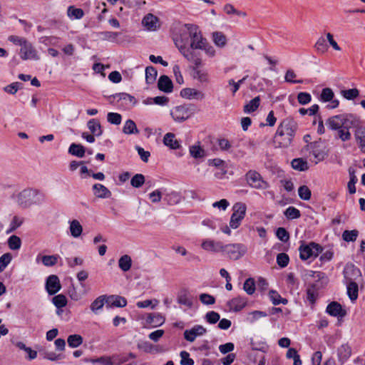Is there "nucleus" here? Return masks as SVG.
<instances>
[{
	"mask_svg": "<svg viewBox=\"0 0 365 365\" xmlns=\"http://www.w3.org/2000/svg\"><path fill=\"white\" fill-rule=\"evenodd\" d=\"M247 251L246 245L242 243L222 244L221 252L232 260H237L243 257Z\"/></svg>",
	"mask_w": 365,
	"mask_h": 365,
	"instance_id": "obj_5",
	"label": "nucleus"
},
{
	"mask_svg": "<svg viewBox=\"0 0 365 365\" xmlns=\"http://www.w3.org/2000/svg\"><path fill=\"white\" fill-rule=\"evenodd\" d=\"M326 312L332 317L343 318L346 315V311L337 302H331L328 304Z\"/></svg>",
	"mask_w": 365,
	"mask_h": 365,
	"instance_id": "obj_17",
	"label": "nucleus"
},
{
	"mask_svg": "<svg viewBox=\"0 0 365 365\" xmlns=\"http://www.w3.org/2000/svg\"><path fill=\"white\" fill-rule=\"evenodd\" d=\"M359 235V231L356 230H345L342 234V238L346 242H354Z\"/></svg>",
	"mask_w": 365,
	"mask_h": 365,
	"instance_id": "obj_53",
	"label": "nucleus"
},
{
	"mask_svg": "<svg viewBox=\"0 0 365 365\" xmlns=\"http://www.w3.org/2000/svg\"><path fill=\"white\" fill-rule=\"evenodd\" d=\"M299 197L303 200H309L312 192L307 185H302L298 189Z\"/></svg>",
	"mask_w": 365,
	"mask_h": 365,
	"instance_id": "obj_55",
	"label": "nucleus"
},
{
	"mask_svg": "<svg viewBox=\"0 0 365 365\" xmlns=\"http://www.w3.org/2000/svg\"><path fill=\"white\" fill-rule=\"evenodd\" d=\"M106 295L99 296L91 303L90 306L91 310L96 314L98 310L103 307V305L106 304Z\"/></svg>",
	"mask_w": 365,
	"mask_h": 365,
	"instance_id": "obj_40",
	"label": "nucleus"
},
{
	"mask_svg": "<svg viewBox=\"0 0 365 365\" xmlns=\"http://www.w3.org/2000/svg\"><path fill=\"white\" fill-rule=\"evenodd\" d=\"M9 247L12 250H19L21 245V240L20 237L16 235H11L8 239Z\"/></svg>",
	"mask_w": 365,
	"mask_h": 365,
	"instance_id": "obj_50",
	"label": "nucleus"
},
{
	"mask_svg": "<svg viewBox=\"0 0 365 365\" xmlns=\"http://www.w3.org/2000/svg\"><path fill=\"white\" fill-rule=\"evenodd\" d=\"M276 236L280 241L283 242H287L289 240V233L284 227H279L277 229Z\"/></svg>",
	"mask_w": 365,
	"mask_h": 365,
	"instance_id": "obj_60",
	"label": "nucleus"
},
{
	"mask_svg": "<svg viewBox=\"0 0 365 365\" xmlns=\"http://www.w3.org/2000/svg\"><path fill=\"white\" fill-rule=\"evenodd\" d=\"M158 75L156 68L152 66H147L145 68V81L148 84L153 83Z\"/></svg>",
	"mask_w": 365,
	"mask_h": 365,
	"instance_id": "obj_42",
	"label": "nucleus"
},
{
	"mask_svg": "<svg viewBox=\"0 0 365 365\" xmlns=\"http://www.w3.org/2000/svg\"><path fill=\"white\" fill-rule=\"evenodd\" d=\"M46 195L42 191L26 188L20 192L17 196V202L23 208H28L33 205H41L45 202Z\"/></svg>",
	"mask_w": 365,
	"mask_h": 365,
	"instance_id": "obj_4",
	"label": "nucleus"
},
{
	"mask_svg": "<svg viewBox=\"0 0 365 365\" xmlns=\"http://www.w3.org/2000/svg\"><path fill=\"white\" fill-rule=\"evenodd\" d=\"M260 103V97L256 96L252 99L248 103L245 104L243 108V111L245 113H251L255 111Z\"/></svg>",
	"mask_w": 365,
	"mask_h": 365,
	"instance_id": "obj_36",
	"label": "nucleus"
},
{
	"mask_svg": "<svg viewBox=\"0 0 365 365\" xmlns=\"http://www.w3.org/2000/svg\"><path fill=\"white\" fill-rule=\"evenodd\" d=\"M334 93L330 88H324L322 89L319 100L322 102L327 103L329 102L334 98Z\"/></svg>",
	"mask_w": 365,
	"mask_h": 365,
	"instance_id": "obj_46",
	"label": "nucleus"
},
{
	"mask_svg": "<svg viewBox=\"0 0 365 365\" xmlns=\"http://www.w3.org/2000/svg\"><path fill=\"white\" fill-rule=\"evenodd\" d=\"M347 287V294L349 299L353 301L358 297L359 287L356 282H346Z\"/></svg>",
	"mask_w": 365,
	"mask_h": 365,
	"instance_id": "obj_34",
	"label": "nucleus"
},
{
	"mask_svg": "<svg viewBox=\"0 0 365 365\" xmlns=\"http://www.w3.org/2000/svg\"><path fill=\"white\" fill-rule=\"evenodd\" d=\"M289 262V257L286 253L282 252L277 255V263L280 267H286L288 265Z\"/></svg>",
	"mask_w": 365,
	"mask_h": 365,
	"instance_id": "obj_62",
	"label": "nucleus"
},
{
	"mask_svg": "<svg viewBox=\"0 0 365 365\" xmlns=\"http://www.w3.org/2000/svg\"><path fill=\"white\" fill-rule=\"evenodd\" d=\"M342 96L346 100H354L359 95V91L357 88H351L348 90H342L341 91Z\"/></svg>",
	"mask_w": 365,
	"mask_h": 365,
	"instance_id": "obj_54",
	"label": "nucleus"
},
{
	"mask_svg": "<svg viewBox=\"0 0 365 365\" xmlns=\"http://www.w3.org/2000/svg\"><path fill=\"white\" fill-rule=\"evenodd\" d=\"M122 116L118 113L110 112L107 115V120L113 125H120L121 123Z\"/></svg>",
	"mask_w": 365,
	"mask_h": 365,
	"instance_id": "obj_61",
	"label": "nucleus"
},
{
	"mask_svg": "<svg viewBox=\"0 0 365 365\" xmlns=\"http://www.w3.org/2000/svg\"><path fill=\"white\" fill-rule=\"evenodd\" d=\"M128 361L124 355L115 354L111 356H103L98 358V364L101 365H120Z\"/></svg>",
	"mask_w": 365,
	"mask_h": 365,
	"instance_id": "obj_13",
	"label": "nucleus"
},
{
	"mask_svg": "<svg viewBox=\"0 0 365 365\" xmlns=\"http://www.w3.org/2000/svg\"><path fill=\"white\" fill-rule=\"evenodd\" d=\"M83 337L80 334H71L68 336L67 342L70 347L77 348L82 344Z\"/></svg>",
	"mask_w": 365,
	"mask_h": 365,
	"instance_id": "obj_43",
	"label": "nucleus"
},
{
	"mask_svg": "<svg viewBox=\"0 0 365 365\" xmlns=\"http://www.w3.org/2000/svg\"><path fill=\"white\" fill-rule=\"evenodd\" d=\"M308 149L318 161L323 160L327 155L321 141H314L307 145Z\"/></svg>",
	"mask_w": 365,
	"mask_h": 365,
	"instance_id": "obj_12",
	"label": "nucleus"
},
{
	"mask_svg": "<svg viewBox=\"0 0 365 365\" xmlns=\"http://www.w3.org/2000/svg\"><path fill=\"white\" fill-rule=\"evenodd\" d=\"M243 289L247 292V294H253L256 289L255 279L252 277L247 279L244 282Z\"/></svg>",
	"mask_w": 365,
	"mask_h": 365,
	"instance_id": "obj_47",
	"label": "nucleus"
},
{
	"mask_svg": "<svg viewBox=\"0 0 365 365\" xmlns=\"http://www.w3.org/2000/svg\"><path fill=\"white\" fill-rule=\"evenodd\" d=\"M86 149L81 144L71 143L68 148V153L78 158H83L85 155Z\"/></svg>",
	"mask_w": 365,
	"mask_h": 365,
	"instance_id": "obj_30",
	"label": "nucleus"
},
{
	"mask_svg": "<svg viewBox=\"0 0 365 365\" xmlns=\"http://www.w3.org/2000/svg\"><path fill=\"white\" fill-rule=\"evenodd\" d=\"M206 331V329L202 325H195L192 329H186L184 331V338L187 341L192 342L197 336L205 334Z\"/></svg>",
	"mask_w": 365,
	"mask_h": 365,
	"instance_id": "obj_16",
	"label": "nucleus"
},
{
	"mask_svg": "<svg viewBox=\"0 0 365 365\" xmlns=\"http://www.w3.org/2000/svg\"><path fill=\"white\" fill-rule=\"evenodd\" d=\"M195 24H185L179 29L178 34L173 41L185 58L193 64L198 65L200 63V53L189 48L192 36L191 30L192 31L191 27H195Z\"/></svg>",
	"mask_w": 365,
	"mask_h": 365,
	"instance_id": "obj_2",
	"label": "nucleus"
},
{
	"mask_svg": "<svg viewBox=\"0 0 365 365\" xmlns=\"http://www.w3.org/2000/svg\"><path fill=\"white\" fill-rule=\"evenodd\" d=\"M269 297L274 305H278L279 304H287L288 303L287 299L282 298L277 291L273 289L269 292Z\"/></svg>",
	"mask_w": 365,
	"mask_h": 365,
	"instance_id": "obj_41",
	"label": "nucleus"
},
{
	"mask_svg": "<svg viewBox=\"0 0 365 365\" xmlns=\"http://www.w3.org/2000/svg\"><path fill=\"white\" fill-rule=\"evenodd\" d=\"M19 54L23 60L31 59L36 61L39 59L36 50L31 43L28 41L21 46Z\"/></svg>",
	"mask_w": 365,
	"mask_h": 365,
	"instance_id": "obj_11",
	"label": "nucleus"
},
{
	"mask_svg": "<svg viewBox=\"0 0 365 365\" xmlns=\"http://www.w3.org/2000/svg\"><path fill=\"white\" fill-rule=\"evenodd\" d=\"M58 257L59 256L56 255H43L41 262L46 267H52L57 263Z\"/></svg>",
	"mask_w": 365,
	"mask_h": 365,
	"instance_id": "obj_51",
	"label": "nucleus"
},
{
	"mask_svg": "<svg viewBox=\"0 0 365 365\" xmlns=\"http://www.w3.org/2000/svg\"><path fill=\"white\" fill-rule=\"evenodd\" d=\"M196 111L192 104L182 105L175 107L170 111V115L175 122L182 123L188 119Z\"/></svg>",
	"mask_w": 365,
	"mask_h": 365,
	"instance_id": "obj_6",
	"label": "nucleus"
},
{
	"mask_svg": "<svg viewBox=\"0 0 365 365\" xmlns=\"http://www.w3.org/2000/svg\"><path fill=\"white\" fill-rule=\"evenodd\" d=\"M123 132L127 135L138 134L140 133L135 123L131 119H128L125 122Z\"/></svg>",
	"mask_w": 365,
	"mask_h": 365,
	"instance_id": "obj_35",
	"label": "nucleus"
},
{
	"mask_svg": "<svg viewBox=\"0 0 365 365\" xmlns=\"http://www.w3.org/2000/svg\"><path fill=\"white\" fill-rule=\"evenodd\" d=\"M163 143L173 150L178 149L180 147L179 141L175 138V135L173 133H168L164 135Z\"/></svg>",
	"mask_w": 365,
	"mask_h": 365,
	"instance_id": "obj_26",
	"label": "nucleus"
},
{
	"mask_svg": "<svg viewBox=\"0 0 365 365\" xmlns=\"http://www.w3.org/2000/svg\"><path fill=\"white\" fill-rule=\"evenodd\" d=\"M233 213L230 220V227L237 229L240 227L242 220L245 218L247 207L243 202H237L232 207Z\"/></svg>",
	"mask_w": 365,
	"mask_h": 365,
	"instance_id": "obj_8",
	"label": "nucleus"
},
{
	"mask_svg": "<svg viewBox=\"0 0 365 365\" xmlns=\"http://www.w3.org/2000/svg\"><path fill=\"white\" fill-rule=\"evenodd\" d=\"M202 247L205 250L207 251H212V252H221L222 249V242H215L211 240H205L202 243Z\"/></svg>",
	"mask_w": 365,
	"mask_h": 365,
	"instance_id": "obj_25",
	"label": "nucleus"
},
{
	"mask_svg": "<svg viewBox=\"0 0 365 365\" xmlns=\"http://www.w3.org/2000/svg\"><path fill=\"white\" fill-rule=\"evenodd\" d=\"M163 200L168 205H174L180 202L181 197L178 192H172L171 193L166 195Z\"/></svg>",
	"mask_w": 365,
	"mask_h": 365,
	"instance_id": "obj_45",
	"label": "nucleus"
},
{
	"mask_svg": "<svg viewBox=\"0 0 365 365\" xmlns=\"http://www.w3.org/2000/svg\"><path fill=\"white\" fill-rule=\"evenodd\" d=\"M298 129V124L291 117L284 118L279 125L274 135V139L280 147H289Z\"/></svg>",
	"mask_w": 365,
	"mask_h": 365,
	"instance_id": "obj_3",
	"label": "nucleus"
},
{
	"mask_svg": "<svg viewBox=\"0 0 365 365\" xmlns=\"http://www.w3.org/2000/svg\"><path fill=\"white\" fill-rule=\"evenodd\" d=\"M351 354V349L348 344H342L338 349V355L341 359H347Z\"/></svg>",
	"mask_w": 365,
	"mask_h": 365,
	"instance_id": "obj_49",
	"label": "nucleus"
},
{
	"mask_svg": "<svg viewBox=\"0 0 365 365\" xmlns=\"http://www.w3.org/2000/svg\"><path fill=\"white\" fill-rule=\"evenodd\" d=\"M314 48L318 52L325 53L328 48L325 38L322 36L319 38L314 45Z\"/></svg>",
	"mask_w": 365,
	"mask_h": 365,
	"instance_id": "obj_63",
	"label": "nucleus"
},
{
	"mask_svg": "<svg viewBox=\"0 0 365 365\" xmlns=\"http://www.w3.org/2000/svg\"><path fill=\"white\" fill-rule=\"evenodd\" d=\"M245 179L247 184L255 189L265 190L269 187L268 182L264 180L262 175L256 170H249L245 174Z\"/></svg>",
	"mask_w": 365,
	"mask_h": 365,
	"instance_id": "obj_9",
	"label": "nucleus"
},
{
	"mask_svg": "<svg viewBox=\"0 0 365 365\" xmlns=\"http://www.w3.org/2000/svg\"><path fill=\"white\" fill-rule=\"evenodd\" d=\"M165 320V318L159 313L149 314L146 318V322L153 327L162 325Z\"/></svg>",
	"mask_w": 365,
	"mask_h": 365,
	"instance_id": "obj_28",
	"label": "nucleus"
},
{
	"mask_svg": "<svg viewBox=\"0 0 365 365\" xmlns=\"http://www.w3.org/2000/svg\"><path fill=\"white\" fill-rule=\"evenodd\" d=\"M180 356L181 357V365H194V360L190 358V354L187 351H182L180 353Z\"/></svg>",
	"mask_w": 365,
	"mask_h": 365,
	"instance_id": "obj_64",
	"label": "nucleus"
},
{
	"mask_svg": "<svg viewBox=\"0 0 365 365\" xmlns=\"http://www.w3.org/2000/svg\"><path fill=\"white\" fill-rule=\"evenodd\" d=\"M69 230L72 237L77 238L81 236L83 232V227L77 220L69 222Z\"/></svg>",
	"mask_w": 365,
	"mask_h": 365,
	"instance_id": "obj_33",
	"label": "nucleus"
},
{
	"mask_svg": "<svg viewBox=\"0 0 365 365\" xmlns=\"http://www.w3.org/2000/svg\"><path fill=\"white\" fill-rule=\"evenodd\" d=\"M67 14L69 17L73 18L75 19H80L84 15V12L83 11V9H78V8H75L73 6H70L68 8Z\"/></svg>",
	"mask_w": 365,
	"mask_h": 365,
	"instance_id": "obj_48",
	"label": "nucleus"
},
{
	"mask_svg": "<svg viewBox=\"0 0 365 365\" xmlns=\"http://www.w3.org/2000/svg\"><path fill=\"white\" fill-rule=\"evenodd\" d=\"M299 257L302 260H307L309 258H316L322 252V246L315 242H310L308 245L302 244L299 247Z\"/></svg>",
	"mask_w": 365,
	"mask_h": 365,
	"instance_id": "obj_7",
	"label": "nucleus"
},
{
	"mask_svg": "<svg viewBox=\"0 0 365 365\" xmlns=\"http://www.w3.org/2000/svg\"><path fill=\"white\" fill-rule=\"evenodd\" d=\"M52 302L58 309H60L66 306L67 299L65 295L60 294L53 297Z\"/></svg>",
	"mask_w": 365,
	"mask_h": 365,
	"instance_id": "obj_52",
	"label": "nucleus"
},
{
	"mask_svg": "<svg viewBox=\"0 0 365 365\" xmlns=\"http://www.w3.org/2000/svg\"><path fill=\"white\" fill-rule=\"evenodd\" d=\"M192 31L191 30V38L190 41V46L192 51L197 50L199 48H202V46L203 43H205L207 41V38L203 37L201 31L200 30L199 27L195 25V27H192Z\"/></svg>",
	"mask_w": 365,
	"mask_h": 365,
	"instance_id": "obj_10",
	"label": "nucleus"
},
{
	"mask_svg": "<svg viewBox=\"0 0 365 365\" xmlns=\"http://www.w3.org/2000/svg\"><path fill=\"white\" fill-rule=\"evenodd\" d=\"M350 175V180L348 182L347 187L350 194H354L356 192L355 184L357 182V178L354 174V170H349Z\"/></svg>",
	"mask_w": 365,
	"mask_h": 365,
	"instance_id": "obj_59",
	"label": "nucleus"
},
{
	"mask_svg": "<svg viewBox=\"0 0 365 365\" xmlns=\"http://www.w3.org/2000/svg\"><path fill=\"white\" fill-rule=\"evenodd\" d=\"M118 266L123 272H128L132 266L131 257L128 255H124L118 260Z\"/></svg>",
	"mask_w": 365,
	"mask_h": 365,
	"instance_id": "obj_37",
	"label": "nucleus"
},
{
	"mask_svg": "<svg viewBox=\"0 0 365 365\" xmlns=\"http://www.w3.org/2000/svg\"><path fill=\"white\" fill-rule=\"evenodd\" d=\"M189 151L190 155L195 159L202 158L206 155L205 150L200 147L199 143L190 146Z\"/></svg>",
	"mask_w": 365,
	"mask_h": 365,
	"instance_id": "obj_39",
	"label": "nucleus"
},
{
	"mask_svg": "<svg viewBox=\"0 0 365 365\" xmlns=\"http://www.w3.org/2000/svg\"><path fill=\"white\" fill-rule=\"evenodd\" d=\"M247 303L246 298L239 296L228 301L227 304L230 310L237 312L242 310L247 305Z\"/></svg>",
	"mask_w": 365,
	"mask_h": 365,
	"instance_id": "obj_18",
	"label": "nucleus"
},
{
	"mask_svg": "<svg viewBox=\"0 0 365 365\" xmlns=\"http://www.w3.org/2000/svg\"><path fill=\"white\" fill-rule=\"evenodd\" d=\"M61 288V285L58 276L51 274L47 277L46 281V289L49 295L56 294Z\"/></svg>",
	"mask_w": 365,
	"mask_h": 365,
	"instance_id": "obj_14",
	"label": "nucleus"
},
{
	"mask_svg": "<svg viewBox=\"0 0 365 365\" xmlns=\"http://www.w3.org/2000/svg\"><path fill=\"white\" fill-rule=\"evenodd\" d=\"M326 125L334 132V138L342 142L351 140L352 129L359 148L365 153V127L361 125L358 116L348 113L333 115L327 118Z\"/></svg>",
	"mask_w": 365,
	"mask_h": 365,
	"instance_id": "obj_1",
	"label": "nucleus"
},
{
	"mask_svg": "<svg viewBox=\"0 0 365 365\" xmlns=\"http://www.w3.org/2000/svg\"><path fill=\"white\" fill-rule=\"evenodd\" d=\"M212 40L215 45L219 48H224L227 45V38L221 31L212 32Z\"/></svg>",
	"mask_w": 365,
	"mask_h": 365,
	"instance_id": "obj_29",
	"label": "nucleus"
},
{
	"mask_svg": "<svg viewBox=\"0 0 365 365\" xmlns=\"http://www.w3.org/2000/svg\"><path fill=\"white\" fill-rule=\"evenodd\" d=\"M345 282H356L361 277V270L354 264L346 265L344 269Z\"/></svg>",
	"mask_w": 365,
	"mask_h": 365,
	"instance_id": "obj_15",
	"label": "nucleus"
},
{
	"mask_svg": "<svg viewBox=\"0 0 365 365\" xmlns=\"http://www.w3.org/2000/svg\"><path fill=\"white\" fill-rule=\"evenodd\" d=\"M158 19L152 14H147L142 20V24L150 31H155L157 29Z\"/></svg>",
	"mask_w": 365,
	"mask_h": 365,
	"instance_id": "obj_27",
	"label": "nucleus"
},
{
	"mask_svg": "<svg viewBox=\"0 0 365 365\" xmlns=\"http://www.w3.org/2000/svg\"><path fill=\"white\" fill-rule=\"evenodd\" d=\"M114 98H118L120 100L128 101L132 106H135L137 103L135 98L126 93H118L113 95Z\"/></svg>",
	"mask_w": 365,
	"mask_h": 365,
	"instance_id": "obj_58",
	"label": "nucleus"
},
{
	"mask_svg": "<svg viewBox=\"0 0 365 365\" xmlns=\"http://www.w3.org/2000/svg\"><path fill=\"white\" fill-rule=\"evenodd\" d=\"M93 194L98 198H109L111 196V192L102 184H95L93 186Z\"/></svg>",
	"mask_w": 365,
	"mask_h": 365,
	"instance_id": "obj_23",
	"label": "nucleus"
},
{
	"mask_svg": "<svg viewBox=\"0 0 365 365\" xmlns=\"http://www.w3.org/2000/svg\"><path fill=\"white\" fill-rule=\"evenodd\" d=\"M318 297V287L315 283L310 284L307 289V300L311 305L316 303Z\"/></svg>",
	"mask_w": 365,
	"mask_h": 365,
	"instance_id": "obj_31",
	"label": "nucleus"
},
{
	"mask_svg": "<svg viewBox=\"0 0 365 365\" xmlns=\"http://www.w3.org/2000/svg\"><path fill=\"white\" fill-rule=\"evenodd\" d=\"M292 167L293 169L299 171H305L309 169L308 163L303 158H294L292 160Z\"/></svg>",
	"mask_w": 365,
	"mask_h": 365,
	"instance_id": "obj_38",
	"label": "nucleus"
},
{
	"mask_svg": "<svg viewBox=\"0 0 365 365\" xmlns=\"http://www.w3.org/2000/svg\"><path fill=\"white\" fill-rule=\"evenodd\" d=\"M177 302L178 304L185 305L188 308L192 307V298L188 294V291L185 289L180 290L177 297Z\"/></svg>",
	"mask_w": 365,
	"mask_h": 365,
	"instance_id": "obj_24",
	"label": "nucleus"
},
{
	"mask_svg": "<svg viewBox=\"0 0 365 365\" xmlns=\"http://www.w3.org/2000/svg\"><path fill=\"white\" fill-rule=\"evenodd\" d=\"M87 126L93 135L99 137L102 135L103 130L101 123L98 120L95 118L89 120L87 123Z\"/></svg>",
	"mask_w": 365,
	"mask_h": 365,
	"instance_id": "obj_32",
	"label": "nucleus"
},
{
	"mask_svg": "<svg viewBox=\"0 0 365 365\" xmlns=\"http://www.w3.org/2000/svg\"><path fill=\"white\" fill-rule=\"evenodd\" d=\"M158 87L160 91L169 93L173 91V84L168 76L163 75L159 78Z\"/></svg>",
	"mask_w": 365,
	"mask_h": 365,
	"instance_id": "obj_21",
	"label": "nucleus"
},
{
	"mask_svg": "<svg viewBox=\"0 0 365 365\" xmlns=\"http://www.w3.org/2000/svg\"><path fill=\"white\" fill-rule=\"evenodd\" d=\"M145 182V176L143 174H135L130 180V184L133 187L139 188Z\"/></svg>",
	"mask_w": 365,
	"mask_h": 365,
	"instance_id": "obj_56",
	"label": "nucleus"
},
{
	"mask_svg": "<svg viewBox=\"0 0 365 365\" xmlns=\"http://www.w3.org/2000/svg\"><path fill=\"white\" fill-rule=\"evenodd\" d=\"M202 65V58L200 57V63L198 65L194 64L192 68V77L198 80L201 83L208 82V74L205 71L200 70L199 68Z\"/></svg>",
	"mask_w": 365,
	"mask_h": 365,
	"instance_id": "obj_20",
	"label": "nucleus"
},
{
	"mask_svg": "<svg viewBox=\"0 0 365 365\" xmlns=\"http://www.w3.org/2000/svg\"><path fill=\"white\" fill-rule=\"evenodd\" d=\"M180 96L182 98L187 99L195 98L202 100L205 98V94L202 92L191 88L182 89L180 91Z\"/></svg>",
	"mask_w": 365,
	"mask_h": 365,
	"instance_id": "obj_22",
	"label": "nucleus"
},
{
	"mask_svg": "<svg viewBox=\"0 0 365 365\" xmlns=\"http://www.w3.org/2000/svg\"><path fill=\"white\" fill-rule=\"evenodd\" d=\"M106 304L108 307H125L127 300L125 297L118 295L106 296Z\"/></svg>",
	"mask_w": 365,
	"mask_h": 365,
	"instance_id": "obj_19",
	"label": "nucleus"
},
{
	"mask_svg": "<svg viewBox=\"0 0 365 365\" xmlns=\"http://www.w3.org/2000/svg\"><path fill=\"white\" fill-rule=\"evenodd\" d=\"M284 215L288 220L298 219L301 217L299 210L293 206H289L287 208L284 212Z\"/></svg>",
	"mask_w": 365,
	"mask_h": 365,
	"instance_id": "obj_44",
	"label": "nucleus"
},
{
	"mask_svg": "<svg viewBox=\"0 0 365 365\" xmlns=\"http://www.w3.org/2000/svg\"><path fill=\"white\" fill-rule=\"evenodd\" d=\"M267 316V314L265 312L262 311H252L248 314V317L247 318V320L250 323H254L257 319H259L261 317H265Z\"/></svg>",
	"mask_w": 365,
	"mask_h": 365,
	"instance_id": "obj_57",
	"label": "nucleus"
}]
</instances>
